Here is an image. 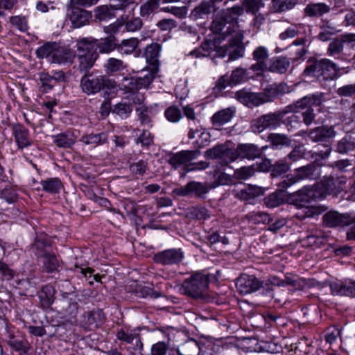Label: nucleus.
<instances>
[{
	"instance_id": "1",
	"label": "nucleus",
	"mask_w": 355,
	"mask_h": 355,
	"mask_svg": "<svg viewBox=\"0 0 355 355\" xmlns=\"http://www.w3.org/2000/svg\"><path fill=\"white\" fill-rule=\"evenodd\" d=\"M243 13V8L240 6L221 10L215 16L210 26L211 31L218 35L215 40L232 38L239 42L243 41V31L238 24L239 17Z\"/></svg>"
},
{
	"instance_id": "2",
	"label": "nucleus",
	"mask_w": 355,
	"mask_h": 355,
	"mask_svg": "<svg viewBox=\"0 0 355 355\" xmlns=\"http://www.w3.org/2000/svg\"><path fill=\"white\" fill-rule=\"evenodd\" d=\"M97 40L82 38L76 41L78 51L77 62L76 67L81 73H89V70L94 66L98 57L95 48Z\"/></svg>"
},
{
	"instance_id": "3",
	"label": "nucleus",
	"mask_w": 355,
	"mask_h": 355,
	"mask_svg": "<svg viewBox=\"0 0 355 355\" xmlns=\"http://www.w3.org/2000/svg\"><path fill=\"white\" fill-rule=\"evenodd\" d=\"M209 284V274L198 272L185 279L180 287V292L191 297L198 299L206 296Z\"/></svg>"
},
{
	"instance_id": "4",
	"label": "nucleus",
	"mask_w": 355,
	"mask_h": 355,
	"mask_svg": "<svg viewBox=\"0 0 355 355\" xmlns=\"http://www.w3.org/2000/svg\"><path fill=\"white\" fill-rule=\"evenodd\" d=\"M116 87L115 81L108 79L105 76L90 73L84 74L80 82L81 91L87 95H94L105 88L112 89Z\"/></svg>"
},
{
	"instance_id": "5",
	"label": "nucleus",
	"mask_w": 355,
	"mask_h": 355,
	"mask_svg": "<svg viewBox=\"0 0 355 355\" xmlns=\"http://www.w3.org/2000/svg\"><path fill=\"white\" fill-rule=\"evenodd\" d=\"M46 246H49L47 243L39 239L34 243L33 248L38 258H43L44 270L47 272H53L58 269L59 263L55 255L45 249Z\"/></svg>"
},
{
	"instance_id": "6",
	"label": "nucleus",
	"mask_w": 355,
	"mask_h": 355,
	"mask_svg": "<svg viewBox=\"0 0 355 355\" xmlns=\"http://www.w3.org/2000/svg\"><path fill=\"white\" fill-rule=\"evenodd\" d=\"M211 189V183L191 181L184 187L175 188L173 193L179 196L194 195L197 198L204 199Z\"/></svg>"
},
{
	"instance_id": "7",
	"label": "nucleus",
	"mask_w": 355,
	"mask_h": 355,
	"mask_svg": "<svg viewBox=\"0 0 355 355\" xmlns=\"http://www.w3.org/2000/svg\"><path fill=\"white\" fill-rule=\"evenodd\" d=\"M318 168L315 164H310L296 168L295 175L287 177L280 182L283 188H288L300 180L304 179H315L318 175Z\"/></svg>"
},
{
	"instance_id": "8",
	"label": "nucleus",
	"mask_w": 355,
	"mask_h": 355,
	"mask_svg": "<svg viewBox=\"0 0 355 355\" xmlns=\"http://www.w3.org/2000/svg\"><path fill=\"white\" fill-rule=\"evenodd\" d=\"M244 46L242 41L239 42L236 40L228 39V43L218 48L216 47V53L214 57L224 58L229 55L230 60H235L243 56Z\"/></svg>"
},
{
	"instance_id": "9",
	"label": "nucleus",
	"mask_w": 355,
	"mask_h": 355,
	"mask_svg": "<svg viewBox=\"0 0 355 355\" xmlns=\"http://www.w3.org/2000/svg\"><path fill=\"white\" fill-rule=\"evenodd\" d=\"M253 60L255 63L248 69L252 78L263 77L266 71V50L263 46L257 47L253 52Z\"/></svg>"
},
{
	"instance_id": "10",
	"label": "nucleus",
	"mask_w": 355,
	"mask_h": 355,
	"mask_svg": "<svg viewBox=\"0 0 355 355\" xmlns=\"http://www.w3.org/2000/svg\"><path fill=\"white\" fill-rule=\"evenodd\" d=\"M184 258V252L181 249L171 248L159 252L154 255L155 263L164 266L180 263Z\"/></svg>"
},
{
	"instance_id": "11",
	"label": "nucleus",
	"mask_w": 355,
	"mask_h": 355,
	"mask_svg": "<svg viewBox=\"0 0 355 355\" xmlns=\"http://www.w3.org/2000/svg\"><path fill=\"white\" fill-rule=\"evenodd\" d=\"M262 286V282H260L257 277L252 275H242L236 282V287L238 291L243 295H247L259 290Z\"/></svg>"
},
{
	"instance_id": "12",
	"label": "nucleus",
	"mask_w": 355,
	"mask_h": 355,
	"mask_svg": "<svg viewBox=\"0 0 355 355\" xmlns=\"http://www.w3.org/2000/svg\"><path fill=\"white\" fill-rule=\"evenodd\" d=\"M323 222L328 227H336L355 223V217H351L348 214H342L336 211H330L323 216Z\"/></svg>"
},
{
	"instance_id": "13",
	"label": "nucleus",
	"mask_w": 355,
	"mask_h": 355,
	"mask_svg": "<svg viewBox=\"0 0 355 355\" xmlns=\"http://www.w3.org/2000/svg\"><path fill=\"white\" fill-rule=\"evenodd\" d=\"M76 6L73 4L69 17L72 26L75 28H79L89 24L92 18V13L91 11Z\"/></svg>"
},
{
	"instance_id": "14",
	"label": "nucleus",
	"mask_w": 355,
	"mask_h": 355,
	"mask_svg": "<svg viewBox=\"0 0 355 355\" xmlns=\"http://www.w3.org/2000/svg\"><path fill=\"white\" fill-rule=\"evenodd\" d=\"M346 183L347 178L345 176H329L321 180L320 185L326 193L336 195L344 190Z\"/></svg>"
},
{
	"instance_id": "15",
	"label": "nucleus",
	"mask_w": 355,
	"mask_h": 355,
	"mask_svg": "<svg viewBox=\"0 0 355 355\" xmlns=\"http://www.w3.org/2000/svg\"><path fill=\"white\" fill-rule=\"evenodd\" d=\"M236 98L248 107L258 106L266 102V93L251 92L247 89H241L236 92Z\"/></svg>"
},
{
	"instance_id": "16",
	"label": "nucleus",
	"mask_w": 355,
	"mask_h": 355,
	"mask_svg": "<svg viewBox=\"0 0 355 355\" xmlns=\"http://www.w3.org/2000/svg\"><path fill=\"white\" fill-rule=\"evenodd\" d=\"M205 156L209 159H218V163L221 166H227L234 160L231 151L223 146H216L207 150Z\"/></svg>"
},
{
	"instance_id": "17",
	"label": "nucleus",
	"mask_w": 355,
	"mask_h": 355,
	"mask_svg": "<svg viewBox=\"0 0 355 355\" xmlns=\"http://www.w3.org/2000/svg\"><path fill=\"white\" fill-rule=\"evenodd\" d=\"M12 133L19 149H24L33 145V140L29 130L20 124H15L12 127Z\"/></svg>"
},
{
	"instance_id": "18",
	"label": "nucleus",
	"mask_w": 355,
	"mask_h": 355,
	"mask_svg": "<svg viewBox=\"0 0 355 355\" xmlns=\"http://www.w3.org/2000/svg\"><path fill=\"white\" fill-rule=\"evenodd\" d=\"M200 154V150H182L177 153L172 154L168 159L169 164L174 168L188 164V162L196 159Z\"/></svg>"
},
{
	"instance_id": "19",
	"label": "nucleus",
	"mask_w": 355,
	"mask_h": 355,
	"mask_svg": "<svg viewBox=\"0 0 355 355\" xmlns=\"http://www.w3.org/2000/svg\"><path fill=\"white\" fill-rule=\"evenodd\" d=\"M332 294L340 296L355 297V282L336 280L329 284Z\"/></svg>"
},
{
	"instance_id": "20",
	"label": "nucleus",
	"mask_w": 355,
	"mask_h": 355,
	"mask_svg": "<svg viewBox=\"0 0 355 355\" xmlns=\"http://www.w3.org/2000/svg\"><path fill=\"white\" fill-rule=\"evenodd\" d=\"M323 94L322 93L306 96L295 102L293 105L288 106L287 108L292 112H297L300 109H304L306 107L319 106L322 103Z\"/></svg>"
},
{
	"instance_id": "21",
	"label": "nucleus",
	"mask_w": 355,
	"mask_h": 355,
	"mask_svg": "<svg viewBox=\"0 0 355 355\" xmlns=\"http://www.w3.org/2000/svg\"><path fill=\"white\" fill-rule=\"evenodd\" d=\"M336 132L332 126H322L313 128L309 133V139L314 142L325 141L334 137Z\"/></svg>"
},
{
	"instance_id": "22",
	"label": "nucleus",
	"mask_w": 355,
	"mask_h": 355,
	"mask_svg": "<svg viewBox=\"0 0 355 355\" xmlns=\"http://www.w3.org/2000/svg\"><path fill=\"white\" fill-rule=\"evenodd\" d=\"M75 56L76 53L74 51L57 44V48L55 49L51 62L58 64L71 62Z\"/></svg>"
},
{
	"instance_id": "23",
	"label": "nucleus",
	"mask_w": 355,
	"mask_h": 355,
	"mask_svg": "<svg viewBox=\"0 0 355 355\" xmlns=\"http://www.w3.org/2000/svg\"><path fill=\"white\" fill-rule=\"evenodd\" d=\"M103 313L101 309L85 312L83 315L82 324L84 328L92 329L103 322Z\"/></svg>"
},
{
	"instance_id": "24",
	"label": "nucleus",
	"mask_w": 355,
	"mask_h": 355,
	"mask_svg": "<svg viewBox=\"0 0 355 355\" xmlns=\"http://www.w3.org/2000/svg\"><path fill=\"white\" fill-rule=\"evenodd\" d=\"M346 41H355V34L345 35L341 38L332 40L329 44L327 55L331 57L338 55L343 51Z\"/></svg>"
},
{
	"instance_id": "25",
	"label": "nucleus",
	"mask_w": 355,
	"mask_h": 355,
	"mask_svg": "<svg viewBox=\"0 0 355 355\" xmlns=\"http://www.w3.org/2000/svg\"><path fill=\"white\" fill-rule=\"evenodd\" d=\"M53 142L59 148H69L76 142L77 135L73 130H67L53 137Z\"/></svg>"
},
{
	"instance_id": "26",
	"label": "nucleus",
	"mask_w": 355,
	"mask_h": 355,
	"mask_svg": "<svg viewBox=\"0 0 355 355\" xmlns=\"http://www.w3.org/2000/svg\"><path fill=\"white\" fill-rule=\"evenodd\" d=\"M264 192L265 190L262 187L256 185H248L245 188L236 191L235 197L241 200L249 201L263 195Z\"/></svg>"
},
{
	"instance_id": "27",
	"label": "nucleus",
	"mask_w": 355,
	"mask_h": 355,
	"mask_svg": "<svg viewBox=\"0 0 355 355\" xmlns=\"http://www.w3.org/2000/svg\"><path fill=\"white\" fill-rule=\"evenodd\" d=\"M218 2L214 0H204L194 8L191 15L196 18H202L205 15H209L212 11L216 10V3Z\"/></svg>"
},
{
	"instance_id": "28",
	"label": "nucleus",
	"mask_w": 355,
	"mask_h": 355,
	"mask_svg": "<svg viewBox=\"0 0 355 355\" xmlns=\"http://www.w3.org/2000/svg\"><path fill=\"white\" fill-rule=\"evenodd\" d=\"M161 46L157 43H153L146 48L144 55L149 64L153 66V69L156 70L159 66V56Z\"/></svg>"
},
{
	"instance_id": "29",
	"label": "nucleus",
	"mask_w": 355,
	"mask_h": 355,
	"mask_svg": "<svg viewBox=\"0 0 355 355\" xmlns=\"http://www.w3.org/2000/svg\"><path fill=\"white\" fill-rule=\"evenodd\" d=\"M236 153L239 157L252 159L260 155V150L253 144H244L237 147Z\"/></svg>"
},
{
	"instance_id": "30",
	"label": "nucleus",
	"mask_w": 355,
	"mask_h": 355,
	"mask_svg": "<svg viewBox=\"0 0 355 355\" xmlns=\"http://www.w3.org/2000/svg\"><path fill=\"white\" fill-rule=\"evenodd\" d=\"M268 141L270 143V147L272 149H281L291 144V140L284 134H270L268 136Z\"/></svg>"
},
{
	"instance_id": "31",
	"label": "nucleus",
	"mask_w": 355,
	"mask_h": 355,
	"mask_svg": "<svg viewBox=\"0 0 355 355\" xmlns=\"http://www.w3.org/2000/svg\"><path fill=\"white\" fill-rule=\"evenodd\" d=\"M321 68L324 79H334L339 72L337 64L330 60L321 59Z\"/></svg>"
},
{
	"instance_id": "32",
	"label": "nucleus",
	"mask_w": 355,
	"mask_h": 355,
	"mask_svg": "<svg viewBox=\"0 0 355 355\" xmlns=\"http://www.w3.org/2000/svg\"><path fill=\"white\" fill-rule=\"evenodd\" d=\"M315 191L313 188L304 187L297 193L293 195V200L295 201L296 205H302L303 203L309 202L311 200L317 197L315 193Z\"/></svg>"
},
{
	"instance_id": "33",
	"label": "nucleus",
	"mask_w": 355,
	"mask_h": 355,
	"mask_svg": "<svg viewBox=\"0 0 355 355\" xmlns=\"http://www.w3.org/2000/svg\"><path fill=\"white\" fill-rule=\"evenodd\" d=\"M55 290L53 286L48 284L42 287L39 297L44 308H49L51 306L55 300Z\"/></svg>"
},
{
	"instance_id": "34",
	"label": "nucleus",
	"mask_w": 355,
	"mask_h": 355,
	"mask_svg": "<svg viewBox=\"0 0 355 355\" xmlns=\"http://www.w3.org/2000/svg\"><path fill=\"white\" fill-rule=\"evenodd\" d=\"M101 53H109L114 49L118 50L117 40L114 35L101 39L96 45Z\"/></svg>"
},
{
	"instance_id": "35",
	"label": "nucleus",
	"mask_w": 355,
	"mask_h": 355,
	"mask_svg": "<svg viewBox=\"0 0 355 355\" xmlns=\"http://www.w3.org/2000/svg\"><path fill=\"white\" fill-rule=\"evenodd\" d=\"M234 110L230 108L221 110L215 113L211 117L212 123L214 125L221 126L229 122L233 117Z\"/></svg>"
},
{
	"instance_id": "36",
	"label": "nucleus",
	"mask_w": 355,
	"mask_h": 355,
	"mask_svg": "<svg viewBox=\"0 0 355 355\" xmlns=\"http://www.w3.org/2000/svg\"><path fill=\"white\" fill-rule=\"evenodd\" d=\"M329 6L324 3H309L304 9L306 15L309 17H320L329 12Z\"/></svg>"
},
{
	"instance_id": "37",
	"label": "nucleus",
	"mask_w": 355,
	"mask_h": 355,
	"mask_svg": "<svg viewBox=\"0 0 355 355\" xmlns=\"http://www.w3.org/2000/svg\"><path fill=\"white\" fill-rule=\"evenodd\" d=\"M114 11L112 5L110 6L102 5L94 9V17L96 19L100 21H105L115 17Z\"/></svg>"
},
{
	"instance_id": "38",
	"label": "nucleus",
	"mask_w": 355,
	"mask_h": 355,
	"mask_svg": "<svg viewBox=\"0 0 355 355\" xmlns=\"http://www.w3.org/2000/svg\"><path fill=\"white\" fill-rule=\"evenodd\" d=\"M80 141L85 145L96 146L106 143L107 141V135L105 132L86 135L81 137Z\"/></svg>"
},
{
	"instance_id": "39",
	"label": "nucleus",
	"mask_w": 355,
	"mask_h": 355,
	"mask_svg": "<svg viewBox=\"0 0 355 355\" xmlns=\"http://www.w3.org/2000/svg\"><path fill=\"white\" fill-rule=\"evenodd\" d=\"M290 66V62L286 58L277 57L270 62L269 70L279 73H285Z\"/></svg>"
},
{
	"instance_id": "40",
	"label": "nucleus",
	"mask_w": 355,
	"mask_h": 355,
	"mask_svg": "<svg viewBox=\"0 0 355 355\" xmlns=\"http://www.w3.org/2000/svg\"><path fill=\"white\" fill-rule=\"evenodd\" d=\"M42 189L50 193H58L62 188V184L59 178H49L41 181Z\"/></svg>"
},
{
	"instance_id": "41",
	"label": "nucleus",
	"mask_w": 355,
	"mask_h": 355,
	"mask_svg": "<svg viewBox=\"0 0 355 355\" xmlns=\"http://www.w3.org/2000/svg\"><path fill=\"white\" fill-rule=\"evenodd\" d=\"M7 343L15 350L21 351L24 354H27L30 350V345L26 340L17 339L12 334L8 335Z\"/></svg>"
},
{
	"instance_id": "42",
	"label": "nucleus",
	"mask_w": 355,
	"mask_h": 355,
	"mask_svg": "<svg viewBox=\"0 0 355 355\" xmlns=\"http://www.w3.org/2000/svg\"><path fill=\"white\" fill-rule=\"evenodd\" d=\"M250 70L248 69L237 68L234 69L230 76V83L233 85L246 81L252 78Z\"/></svg>"
},
{
	"instance_id": "43",
	"label": "nucleus",
	"mask_w": 355,
	"mask_h": 355,
	"mask_svg": "<svg viewBox=\"0 0 355 355\" xmlns=\"http://www.w3.org/2000/svg\"><path fill=\"white\" fill-rule=\"evenodd\" d=\"M138 44L139 40L137 38L123 40L120 44H118V51L123 54H130L135 51Z\"/></svg>"
},
{
	"instance_id": "44",
	"label": "nucleus",
	"mask_w": 355,
	"mask_h": 355,
	"mask_svg": "<svg viewBox=\"0 0 355 355\" xmlns=\"http://www.w3.org/2000/svg\"><path fill=\"white\" fill-rule=\"evenodd\" d=\"M288 91L289 87L284 83H281L278 85H271L268 88V101H271L273 98L288 92Z\"/></svg>"
},
{
	"instance_id": "45",
	"label": "nucleus",
	"mask_w": 355,
	"mask_h": 355,
	"mask_svg": "<svg viewBox=\"0 0 355 355\" xmlns=\"http://www.w3.org/2000/svg\"><path fill=\"white\" fill-rule=\"evenodd\" d=\"M55 48H57L56 42H46L36 50V55L39 58H49L51 62Z\"/></svg>"
},
{
	"instance_id": "46",
	"label": "nucleus",
	"mask_w": 355,
	"mask_h": 355,
	"mask_svg": "<svg viewBox=\"0 0 355 355\" xmlns=\"http://www.w3.org/2000/svg\"><path fill=\"white\" fill-rule=\"evenodd\" d=\"M279 189L277 192L273 193L268 198V207H275L281 205L284 201L285 194L283 185H280V182L278 184Z\"/></svg>"
},
{
	"instance_id": "47",
	"label": "nucleus",
	"mask_w": 355,
	"mask_h": 355,
	"mask_svg": "<svg viewBox=\"0 0 355 355\" xmlns=\"http://www.w3.org/2000/svg\"><path fill=\"white\" fill-rule=\"evenodd\" d=\"M295 5V0H272L270 9L274 12L292 9Z\"/></svg>"
},
{
	"instance_id": "48",
	"label": "nucleus",
	"mask_w": 355,
	"mask_h": 355,
	"mask_svg": "<svg viewBox=\"0 0 355 355\" xmlns=\"http://www.w3.org/2000/svg\"><path fill=\"white\" fill-rule=\"evenodd\" d=\"M299 206L301 207L295 214V216L300 220H304L306 218H313L320 214V211L317 207L313 206H304L303 205H299Z\"/></svg>"
},
{
	"instance_id": "49",
	"label": "nucleus",
	"mask_w": 355,
	"mask_h": 355,
	"mask_svg": "<svg viewBox=\"0 0 355 355\" xmlns=\"http://www.w3.org/2000/svg\"><path fill=\"white\" fill-rule=\"evenodd\" d=\"M135 293L136 295L139 297H150L156 299L161 296L159 292L153 291L149 286H143L141 284H137L136 286Z\"/></svg>"
},
{
	"instance_id": "50",
	"label": "nucleus",
	"mask_w": 355,
	"mask_h": 355,
	"mask_svg": "<svg viewBox=\"0 0 355 355\" xmlns=\"http://www.w3.org/2000/svg\"><path fill=\"white\" fill-rule=\"evenodd\" d=\"M161 0H148L140 8V15L143 17L149 16L159 7Z\"/></svg>"
},
{
	"instance_id": "51",
	"label": "nucleus",
	"mask_w": 355,
	"mask_h": 355,
	"mask_svg": "<svg viewBox=\"0 0 355 355\" xmlns=\"http://www.w3.org/2000/svg\"><path fill=\"white\" fill-rule=\"evenodd\" d=\"M104 67L107 73H114L123 69L125 65L121 60L110 58L107 60Z\"/></svg>"
},
{
	"instance_id": "52",
	"label": "nucleus",
	"mask_w": 355,
	"mask_h": 355,
	"mask_svg": "<svg viewBox=\"0 0 355 355\" xmlns=\"http://www.w3.org/2000/svg\"><path fill=\"white\" fill-rule=\"evenodd\" d=\"M307 43L309 42L306 37L297 39L293 42V46L299 47L295 50V59L302 58L307 53V48L309 46V44Z\"/></svg>"
},
{
	"instance_id": "53",
	"label": "nucleus",
	"mask_w": 355,
	"mask_h": 355,
	"mask_svg": "<svg viewBox=\"0 0 355 355\" xmlns=\"http://www.w3.org/2000/svg\"><path fill=\"white\" fill-rule=\"evenodd\" d=\"M289 169L288 164L284 161L277 162L275 165L268 166V172H270V176L275 178L284 174Z\"/></svg>"
},
{
	"instance_id": "54",
	"label": "nucleus",
	"mask_w": 355,
	"mask_h": 355,
	"mask_svg": "<svg viewBox=\"0 0 355 355\" xmlns=\"http://www.w3.org/2000/svg\"><path fill=\"white\" fill-rule=\"evenodd\" d=\"M132 112V105L128 103H119L116 104L112 109V112L120 116L121 118L128 117Z\"/></svg>"
},
{
	"instance_id": "55",
	"label": "nucleus",
	"mask_w": 355,
	"mask_h": 355,
	"mask_svg": "<svg viewBox=\"0 0 355 355\" xmlns=\"http://www.w3.org/2000/svg\"><path fill=\"white\" fill-rule=\"evenodd\" d=\"M304 74L308 76H322L321 60L311 62L304 70Z\"/></svg>"
},
{
	"instance_id": "56",
	"label": "nucleus",
	"mask_w": 355,
	"mask_h": 355,
	"mask_svg": "<svg viewBox=\"0 0 355 355\" xmlns=\"http://www.w3.org/2000/svg\"><path fill=\"white\" fill-rule=\"evenodd\" d=\"M153 76L150 73H147L144 76H137L130 79V84H135L137 89L147 87L153 81Z\"/></svg>"
},
{
	"instance_id": "57",
	"label": "nucleus",
	"mask_w": 355,
	"mask_h": 355,
	"mask_svg": "<svg viewBox=\"0 0 355 355\" xmlns=\"http://www.w3.org/2000/svg\"><path fill=\"white\" fill-rule=\"evenodd\" d=\"M39 80L42 85V92H48L56 85L55 79L46 73H40L39 74Z\"/></svg>"
},
{
	"instance_id": "58",
	"label": "nucleus",
	"mask_w": 355,
	"mask_h": 355,
	"mask_svg": "<svg viewBox=\"0 0 355 355\" xmlns=\"http://www.w3.org/2000/svg\"><path fill=\"white\" fill-rule=\"evenodd\" d=\"M0 197L8 203L15 202L18 197L16 189L12 186H6L0 192Z\"/></svg>"
},
{
	"instance_id": "59",
	"label": "nucleus",
	"mask_w": 355,
	"mask_h": 355,
	"mask_svg": "<svg viewBox=\"0 0 355 355\" xmlns=\"http://www.w3.org/2000/svg\"><path fill=\"white\" fill-rule=\"evenodd\" d=\"M187 216L192 219L202 220L208 218L207 210L202 207H193L188 209Z\"/></svg>"
},
{
	"instance_id": "60",
	"label": "nucleus",
	"mask_w": 355,
	"mask_h": 355,
	"mask_svg": "<svg viewBox=\"0 0 355 355\" xmlns=\"http://www.w3.org/2000/svg\"><path fill=\"white\" fill-rule=\"evenodd\" d=\"M65 313L71 318H75L78 310V303L72 300L64 299L62 300Z\"/></svg>"
},
{
	"instance_id": "61",
	"label": "nucleus",
	"mask_w": 355,
	"mask_h": 355,
	"mask_svg": "<svg viewBox=\"0 0 355 355\" xmlns=\"http://www.w3.org/2000/svg\"><path fill=\"white\" fill-rule=\"evenodd\" d=\"M354 149H355V142L350 138L345 137L338 143L337 150L340 153H347Z\"/></svg>"
},
{
	"instance_id": "62",
	"label": "nucleus",
	"mask_w": 355,
	"mask_h": 355,
	"mask_svg": "<svg viewBox=\"0 0 355 355\" xmlns=\"http://www.w3.org/2000/svg\"><path fill=\"white\" fill-rule=\"evenodd\" d=\"M170 338H168V343L163 341L157 342L151 347V355H166L169 347Z\"/></svg>"
},
{
	"instance_id": "63",
	"label": "nucleus",
	"mask_w": 355,
	"mask_h": 355,
	"mask_svg": "<svg viewBox=\"0 0 355 355\" xmlns=\"http://www.w3.org/2000/svg\"><path fill=\"white\" fill-rule=\"evenodd\" d=\"M137 334L133 333L128 329H121L116 334V338L122 342L128 344L132 343L137 339Z\"/></svg>"
},
{
	"instance_id": "64",
	"label": "nucleus",
	"mask_w": 355,
	"mask_h": 355,
	"mask_svg": "<svg viewBox=\"0 0 355 355\" xmlns=\"http://www.w3.org/2000/svg\"><path fill=\"white\" fill-rule=\"evenodd\" d=\"M10 22L20 31L24 32L28 29L27 20L23 16H12L10 18Z\"/></svg>"
}]
</instances>
